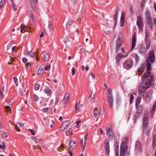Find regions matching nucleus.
Wrapping results in <instances>:
<instances>
[{"label": "nucleus", "mask_w": 156, "mask_h": 156, "mask_svg": "<svg viewBox=\"0 0 156 156\" xmlns=\"http://www.w3.org/2000/svg\"><path fill=\"white\" fill-rule=\"evenodd\" d=\"M142 79L143 83L140 85V88L139 90V93L141 94L149 88L151 84V82L153 80L152 77L150 75L148 72H145L143 74Z\"/></svg>", "instance_id": "obj_1"}, {"label": "nucleus", "mask_w": 156, "mask_h": 156, "mask_svg": "<svg viewBox=\"0 0 156 156\" xmlns=\"http://www.w3.org/2000/svg\"><path fill=\"white\" fill-rule=\"evenodd\" d=\"M119 144L117 141L115 142V149L116 156H119ZM128 149L127 142L125 140L121 144L120 148V156H125Z\"/></svg>", "instance_id": "obj_2"}, {"label": "nucleus", "mask_w": 156, "mask_h": 156, "mask_svg": "<svg viewBox=\"0 0 156 156\" xmlns=\"http://www.w3.org/2000/svg\"><path fill=\"white\" fill-rule=\"evenodd\" d=\"M107 91L108 92V95L107 96V101L110 108H113V98L112 93V90L110 88H108L107 89Z\"/></svg>", "instance_id": "obj_3"}, {"label": "nucleus", "mask_w": 156, "mask_h": 156, "mask_svg": "<svg viewBox=\"0 0 156 156\" xmlns=\"http://www.w3.org/2000/svg\"><path fill=\"white\" fill-rule=\"evenodd\" d=\"M153 92V90H150L147 92H144L142 96L143 98L147 102L149 103L150 101Z\"/></svg>", "instance_id": "obj_4"}, {"label": "nucleus", "mask_w": 156, "mask_h": 156, "mask_svg": "<svg viewBox=\"0 0 156 156\" xmlns=\"http://www.w3.org/2000/svg\"><path fill=\"white\" fill-rule=\"evenodd\" d=\"M149 115L147 113H145L143 118V129L145 130L146 128L148 127L149 123Z\"/></svg>", "instance_id": "obj_5"}, {"label": "nucleus", "mask_w": 156, "mask_h": 156, "mask_svg": "<svg viewBox=\"0 0 156 156\" xmlns=\"http://www.w3.org/2000/svg\"><path fill=\"white\" fill-rule=\"evenodd\" d=\"M147 60L151 62V63L154 62L155 60V55L154 50H152L149 51L148 57L146 59V61Z\"/></svg>", "instance_id": "obj_6"}, {"label": "nucleus", "mask_w": 156, "mask_h": 156, "mask_svg": "<svg viewBox=\"0 0 156 156\" xmlns=\"http://www.w3.org/2000/svg\"><path fill=\"white\" fill-rule=\"evenodd\" d=\"M135 153L136 155L140 154L142 151V148L141 144L139 140L136 141L135 145Z\"/></svg>", "instance_id": "obj_7"}, {"label": "nucleus", "mask_w": 156, "mask_h": 156, "mask_svg": "<svg viewBox=\"0 0 156 156\" xmlns=\"http://www.w3.org/2000/svg\"><path fill=\"white\" fill-rule=\"evenodd\" d=\"M136 25L138 27L140 30L142 31L144 27V22L142 17L140 16H137Z\"/></svg>", "instance_id": "obj_8"}, {"label": "nucleus", "mask_w": 156, "mask_h": 156, "mask_svg": "<svg viewBox=\"0 0 156 156\" xmlns=\"http://www.w3.org/2000/svg\"><path fill=\"white\" fill-rule=\"evenodd\" d=\"M69 126V121L67 120L65 121L59 127V130H63L66 129Z\"/></svg>", "instance_id": "obj_9"}, {"label": "nucleus", "mask_w": 156, "mask_h": 156, "mask_svg": "<svg viewBox=\"0 0 156 156\" xmlns=\"http://www.w3.org/2000/svg\"><path fill=\"white\" fill-rule=\"evenodd\" d=\"M104 147L105 148L106 154L108 156L109 155L110 152V147L109 145V140H106L104 142Z\"/></svg>", "instance_id": "obj_10"}, {"label": "nucleus", "mask_w": 156, "mask_h": 156, "mask_svg": "<svg viewBox=\"0 0 156 156\" xmlns=\"http://www.w3.org/2000/svg\"><path fill=\"white\" fill-rule=\"evenodd\" d=\"M145 15L146 17V21L147 23H151L152 22V20L151 18V13L149 10L146 11Z\"/></svg>", "instance_id": "obj_11"}, {"label": "nucleus", "mask_w": 156, "mask_h": 156, "mask_svg": "<svg viewBox=\"0 0 156 156\" xmlns=\"http://www.w3.org/2000/svg\"><path fill=\"white\" fill-rule=\"evenodd\" d=\"M132 62L131 61H126L124 63V68L127 69H129L132 66Z\"/></svg>", "instance_id": "obj_12"}, {"label": "nucleus", "mask_w": 156, "mask_h": 156, "mask_svg": "<svg viewBox=\"0 0 156 156\" xmlns=\"http://www.w3.org/2000/svg\"><path fill=\"white\" fill-rule=\"evenodd\" d=\"M106 134L107 136L109 138L112 139L113 136V132L112 129L111 127L108 126L106 127Z\"/></svg>", "instance_id": "obj_13"}, {"label": "nucleus", "mask_w": 156, "mask_h": 156, "mask_svg": "<svg viewBox=\"0 0 156 156\" xmlns=\"http://www.w3.org/2000/svg\"><path fill=\"white\" fill-rule=\"evenodd\" d=\"M28 86L27 87V88H26L24 90H23L24 89V84H23L22 88H20V94L23 95H25V94H27L28 90Z\"/></svg>", "instance_id": "obj_14"}, {"label": "nucleus", "mask_w": 156, "mask_h": 156, "mask_svg": "<svg viewBox=\"0 0 156 156\" xmlns=\"http://www.w3.org/2000/svg\"><path fill=\"white\" fill-rule=\"evenodd\" d=\"M122 41L120 38H118L117 41L115 51L117 53L122 45Z\"/></svg>", "instance_id": "obj_15"}, {"label": "nucleus", "mask_w": 156, "mask_h": 156, "mask_svg": "<svg viewBox=\"0 0 156 156\" xmlns=\"http://www.w3.org/2000/svg\"><path fill=\"white\" fill-rule=\"evenodd\" d=\"M24 54L32 58H34L35 57V54L34 52L31 51H24Z\"/></svg>", "instance_id": "obj_16"}, {"label": "nucleus", "mask_w": 156, "mask_h": 156, "mask_svg": "<svg viewBox=\"0 0 156 156\" xmlns=\"http://www.w3.org/2000/svg\"><path fill=\"white\" fill-rule=\"evenodd\" d=\"M125 19V13L124 12H122L120 18V25L121 27L124 26V24Z\"/></svg>", "instance_id": "obj_17"}, {"label": "nucleus", "mask_w": 156, "mask_h": 156, "mask_svg": "<svg viewBox=\"0 0 156 156\" xmlns=\"http://www.w3.org/2000/svg\"><path fill=\"white\" fill-rule=\"evenodd\" d=\"M69 99V94H66L64 96L62 103L67 105L68 103V101Z\"/></svg>", "instance_id": "obj_18"}, {"label": "nucleus", "mask_w": 156, "mask_h": 156, "mask_svg": "<svg viewBox=\"0 0 156 156\" xmlns=\"http://www.w3.org/2000/svg\"><path fill=\"white\" fill-rule=\"evenodd\" d=\"M140 53L142 55H144L146 53L145 48L143 44H141L140 45Z\"/></svg>", "instance_id": "obj_19"}, {"label": "nucleus", "mask_w": 156, "mask_h": 156, "mask_svg": "<svg viewBox=\"0 0 156 156\" xmlns=\"http://www.w3.org/2000/svg\"><path fill=\"white\" fill-rule=\"evenodd\" d=\"M136 33H135L134 34V35L133 37L132 41V47L131 49L133 50L135 47L136 44Z\"/></svg>", "instance_id": "obj_20"}, {"label": "nucleus", "mask_w": 156, "mask_h": 156, "mask_svg": "<svg viewBox=\"0 0 156 156\" xmlns=\"http://www.w3.org/2000/svg\"><path fill=\"white\" fill-rule=\"evenodd\" d=\"M69 145L72 148H74L77 145V142L75 140H71L69 141Z\"/></svg>", "instance_id": "obj_21"}, {"label": "nucleus", "mask_w": 156, "mask_h": 156, "mask_svg": "<svg viewBox=\"0 0 156 156\" xmlns=\"http://www.w3.org/2000/svg\"><path fill=\"white\" fill-rule=\"evenodd\" d=\"M128 56V55H123L122 53H118L116 55V59H121L122 58L126 57Z\"/></svg>", "instance_id": "obj_22"}, {"label": "nucleus", "mask_w": 156, "mask_h": 156, "mask_svg": "<svg viewBox=\"0 0 156 156\" xmlns=\"http://www.w3.org/2000/svg\"><path fill=\"white\" fill-rule=\"evenodd\" d=\"M146 61L147 63L146 70L148 72L150 71L151 70V62H150V61H148V60Z\"/></svg>", "instance_id": "obj_23"}, {"label": "nucleus", "mask_w": 156, "mask_h": 156, "mask_svg": "<svg viewBox=\"0 0 156 156\" xmlns=\"http://www.w3.org/2000/svg\"><path fill=\"white\" fill-rule=\"evenodd\" d=\"M24 124L20 122H18L16 127V129L17 131H20V129L19 128H22Z\"/></svg>", "instance_id": "obj_24"}, {"label": "nucleus", "mask_w": 156, "mask_h": 156, "mask_svg": "<svg viewBox=\"0 0 156 156\" xmlns=\"http://www.w3.org/2000/svg\"><path fill=\"white\" fill-rule=\"evenodd\" d=\"M73 21L72 20H69L66 23V27L67 29H71V26L73 23Z\"/></svg>", "instance_id": "obj_25"}, {"label": "nucleus", "mask_w": 156, "mask_h": 156, "mask_svg": "<svg viewBox=\"0 0 156 156\" xmlns=\"http://www.w3.org/2000/svg\"><path fill=\"white\" fill-rule=\"evenodd\" d=\"M141 114V113H140L138 112H137L136 113L134 118V122L135 123L136 122L137 119L139 118Z\"/></svg>", "instance_id": "obj_26"}, {"label": "nucleus", "mask_w": 156, "mask_h": 156, "mask_svg": "<svg viewBox=\"0 0 156 156\" xmlns=\"http://www.w3.org/2000/svg\"><path fill=\"white\" fill-rule=\"evenodd\" d=\"M137 109V112L140 113H142L143 110V107L142 105L136 106Z\"/></svg>", "instance_id": "obj_27"}, {"label": "nucleus", "mask_w": 156, "mask_h": 156, "mask_svg": "<svg viewBox=\"0 0 156 156\" xmlns=\"http://www.w3.org/2000/svg\"><path fill=\"white\" fill-rule=\"evenodd\" d=\"M146 67V65L145 64H142L139 69V71L140 73L143 72L144 70Z\"/></svg>", "instance_id": "obj_28"}, {"label": "nucleus", "mask_w": 156, "mask_h": 156, "mask_svg": "<svg viewBox=\"0 0 156 156\" xmlns=\"http://www.w3.org/2000/svg\"><path fill=\"white\" fill-rule=\"evenodd\" d=\"M134 94L136 95V93L133 92V93H131L130 97V104L131 105L133 102L134 99Z\"/></svg>", "instance_id": "obj_29"}, {"label": "nucleus", "mask_w": 156, "mask_h": 156, "mask_svg": "<svg viewBox=\"0 0 156 156\" xmlns=\"http://www.w3.org/2000/svg\"><path fill=\"white\" fill-rule=\"evenodd\" d=\"M141 96H138L136 99V106L139 105L141 100Z\"/></svg>", "instance_id": "obj_30"}, {"label": "nucleus", "mask_w": 156, "mask_h": 156, "mask_svg": "<svg viewBox=\"0 0 156 156\" xmlns=\"http://www.w3.org/2000/svg\"><path fill=\"white\" fill-rule=\"evenodd\" d=\"M44 92L48 96H50L52 94V91L49 88H47L45 90Z\"/></svg>", "instance_id": "obj_31"}, {"label": "nucleus", "mask_w": 156, "mask_h": 156, "mask_svg": "<svg viewBox=\"0 0 156 156\" xmlns=\"http://www.w3.org/2000/svg\"><path fill=\"white\" fill-rule=\"evenodd\" d=\"M118 11L116 10L115 13V14H114V22L116 24H117V17H118Z\"/></svg>", "instance_id": "obj_32"}, {"label": "nucleus", "mask_w": 156, "mask_h": 156, "mask_svg": "<svg viewBox=\"0 0 156 156\" xmlns=\"http://www.w3.org/2000/svg\"><path fill=\"white\" fill-rule=\"evenodd\" d=\"M44 73L43 67H40L38 71L37 74L40 75H42Z\"/></svg>", "instance_id": "obj_33"}, {"label": "nucleus", "mask_w": 156, "mask_h": 156, "mask_svg": "<svg viewBox=\"0 0 156 156\" xmlns=\"http://www.w3.org/2000/svg\"><path fill=\"white\" fill-rule=\"evenodd\" d=\"M6 0H1L0 2V10L3 8L6 4Z\"/></svg>", "instance_id": "obj_34"}, {"label": "nucleus", "mask_w": 156, "mask_h": 156, "mask_svg": "<svg viewBox=\"0 0 156 156\" xmlns=\"http://www.w3.org/2000/svg\"><path fill=\"white\" fill-rule=\"evenodd\" d=\"M49 58V55L48 54H45L43 56V59L45 61H47Z\"/></svg>", "instance_id": "obj_35"}, {"label": "nucleus", "mask_w": 156, "mask_h": 156, "mask_svg": "<svg viewBox=\"0 0 156 156\" xmlns=\"http://www.w3.org/2000/svg\"><path fill=\"white\" fill-rule=\"evenodd\" d=\"M116 100L117 104L118 105H119L121 101V97L119 95H117Z\"/></svg>", "instance_id": "obj_36"}, {"label": "nucleus", "mask_w": 156, "mask_h": 156, "mask_svg": "<svg viewBox=\"0 0 156 156\" xmlns=\"http://www.w3.org/2000/svg\"><path fill=\"white\" fill-rule=\"evenodd\" d=\"M99 112L98 109H94L93 111V116L95 118H96Z\"/></svg>", "instance_id": "obj_37"}, {"label": "nucleus", "mask_w": 156, "mask_h": 156, "mask_svg": "<svg viewBox=\"0 0 156 156\" xmlns=\"http://www.w3.org/2000/svg\"><path fill=\"white\" fill-rule=\"evenodd\" d=\"M146 45V49L147 51L149 49L151 44V41L145 42Z\"/></svg>", "instance_id": "obj_38"}, {"label": "nucleus", "mask_w": 156, "mask_h": 156, "mask_svg": "<svg viewBox=\"0 0 156 156\" xmlns=\"http://www.w3.org/2000/svg\"><path fill=\"white\" fill-rule=\"evenodd\" d=\"M30 1L34 2L33 3H32L33 5L31 6V8L33 10H35L36 9V6L35 4V2H37V1L36 0H30Z\"/></svg>", "instance_id": "obj_39"}, {"label": "nucleus", "mask_w": 156, "mask_h": 156, "mask_svg": "<svg viewBox=\"0 0 156 156\" xmlns=\"http://www.w3.org/2000/svg\"><path fill=\"white\" fill-rule=\"evenodd\" d=\"M145 1L144 0H143L141 1L140 2V7L142 10L144 9V8L145 6Z\"/></svg>", "instance_id": "obj_40"}, {"label": "nucleus", "mask_w": 156, "mask_h": 156, "mask_svg": "<svg viewBox=\"0 0 156 156\" xmlns=\"http://www.w3.org/2000/svg\"><path fill=\"white\" fill-rule=\"evenodd\" d=\"M5 110L7 112L11 113V108L9 106H7L5 108Z\"/></svg>", "instance_id": "obj_41"}, {"label": "nucleus", "mask_w": 156, "mask_h": 156, "mask_svg": "<svg viewBox=\"0 0 156 156\" xmlns=\"http://www.w3.org/2000/svg\"><path fill=\"white\" fill-rule=\"evenodd\" d=\"M72 129L70 128L67 130L66 132L67 135L69 136L72 133Z\"/></svg>", "instance_id": "obj_42"}, {"label": "nucleus", "mask_w": 156, "mask_h": 156, "mask_svg": "<svg viewBox=\"0 0 156 156\" xmlns=\"http://www.w3.org/2000/svg\"><path fill=\"white\" fill-rule=\"evenodd\" d=\"M20 27L21 29L24 30L25 32L28 31L27 28L26 27V26L23 24H22Z\"/></svg>", "instance_id": "obj_43"}, {"label": "nucleus", "mask_w": 156, "mask_h": 156, "mask_svg": "<svg viewBox=\"0 0 156 156\" xmlns=\"http://www.w3.org/2000/svg\"><path fill=\"white\" fill-rule=\"evenodd\" d=\"M2 145H0V148H1L3 150H5L6 147L5 146V144L4 142H2Z\"/></svg>", "instance_id": "obj_44"}, {"label": "nucleus", "mask_w": 156, "mask_h": 156, "mask_svg": "<svg viewBox=\"0 0 156 156\" xmlns=\"http://www.w3.org/2000/svg\"><path fill=\"white\" fill-rule=\"evenodd\" d=\"M156 145V138L154 137L152 141V146L154 147Z\"/></svg>", "instance_id": "obj_45"}, {"label": "nucleus", "mask_w": 156, "mask_h": 156, "mask_svg": "<svg viewBox=\"0 0 156 156\" xmlns=\"http://www.w3.org/2000/svg\"><path fill=\"white\" fill-rule=\"evenodd\" d=\"M40 86L39 84H36L34 86V89L35 90H38L40 88Z\"/></svg>", "instance_id": "obj_46"}, {"label": "nucleus", "mask_w": 156, "mask_h": 156, "mask_svg": "<svg viewBox=\"0 0 156 156\" xmlns=\"http://www.w3.org/2000/svg\"><path fill=\"white\" fill-rule=\"evenodd\" d=\"M144 41L145 42L150 41V36H145Z\"/></svg>", "instance_id": "obj_47"}, {"label": "nucleus", "mask_w": 156, "mask_h": 156, "mask_svg": "<svg viewBox=\"0 0 156 156\" xmlns=\"http://www.w3.org/2000/svg\"><path fill=\"white\" fill-rule=\"evenodd\" d=\"M54 124V122L52 120H51V122L49 121V123L48 124V125H49L50 124V126L51 128H52L53 126V124Z\"/></svg>", "instance_id": "obj_48"}, {"label": "nucleus", "mask_w": 156, "mask_h": 156, "mask_svg": "<svg viewBox=\"0 0 156 156\" xmlns=\"http://www.w3.org/2000/svg\"><path fill=\"white\" fill-rule=\"evenodd\" d=\"M156 109V102L155 101L152 107V111L154 112Z\"/></svg>", "instance_id": "obj_49"}, {"label": "nucleus", "mask_w": 156, "mask_h": 156, "mask_svg": "<svg viewBox=\"0 0 156 156\" xmlns=\"http://www.w3.org/2000/svg\"><path fill=\"white\" fill-rule=\"evenodd\" d=\"M13 79L14 80V82L16 84V86H17L18 85V83L17 79V78L16 77H14Z\"/></svg>", "instance_id": "obj_50"}, {"label": "nucleus", "mask_w": 156, "mask_h": 156, "mask_svg": "<svg viewBox=\"0 0 156 156\" xmlns=\"http://www.w3.org/2000/svg\"><path fill=\"white\" fill-rule=\"evenodd\" d=\"M50 69V66L47 65L44 68V70L46 71L49 70Z\"/></svg>", "instance_id": "obj_51"}, {"label": "nucleus", "mask_w": 156, "mask_h": 156, "mask_svg": "<svg viewBox=\"0 0 156 156\" xmlns=\"http://www.w3.org/2000/svg\"><path fill=\"white\" fill-rule=\"evenodd\" d=\"M94 94L93 95H92V92H91V95L89 97V100L90 101H92L93 98H94Z\"/></svg>", "instance_id": "obj_52"}, {"label": "nucleus", "mask_w": 156, "mask_h": 156, "mask_svg": "<svg viewBox=\"0 0 156 156\" xmlns=\"http://www.w3.org/2000/svg\"><path fill=\"white\" fill-rule=\"evenodd\" d=\"M70 38L69 37H66L65 38V39L64 40L65 43H66L68 42L69 41Z\"/></svg>", "instance_id": "obj_53"}, {"label": "nucleus", "mask_w": 156, "mask_h": 156, "mask_svg": "<svg viewBox=\"0 0 156 156\" xmlns=\"http://www.w3.org/2000/svg\"><path fill=\"white\" fill-rule=\"evenodd\" d=\"M75 67H73L72 69V74L73 76H74L75 74Z\"/></svg>", "instance_id": "obj_54"}, {"label": "nucleus", "mask_w": 156, "mask_h": 156, "mask_svg": "<svg viewBox=\"0 0 156 156\" xmlns=\"http://www.w3.org/2000/svg\"><path fill=\"white\" fill-rule=\"evenodd\" d=\"M28 130L30 131L32 135H34L35 134V131L34 129H29Z\"/></svg>", "instance_id": "obj_55"}, {"label": "nucleus", "mask_w": 156, "mask_h": 156, "mask_svg": "<svg viewBox=\"0 0 156 156\" xmlns=\"http://www.w3.org/2000/svg\"><path fill=\"white\" fill-rule=\"evenodd\" d=\"M34 101H37L38 100V98L35 94L34 95Z\"/></svg>", "instance_id": "obj_56"}, {"label": "nucleus", "mask_w": 156, "mask_h": 156, "mask_svg": "<svg viewBox=\"0 0 156 156\" xmlns=\"http://www.w3.org/2000/svg\"><path fill=\"white\" fill-rule=\"evenodd\" d=\"M12 5V7L13 8V9L14 11H16L17 10V8L16 6L14 4H13Z\"/></svg>", "instance_id": "obj_57"}, {"label": "nucleus", "mask_w": 156, "mask_h": 156, "mask_svg": "<svg viewBox=\"0 0 156 156\" xmlns=\"http://www.w3.org/2000/svg\"><path fill=\"white\" fill-rule=\"evenodd\" d=\"M48 108H44L43 109L42 111L43 112H46L48 111Z\"/></svg>", "instance_id": "obj_58"}, {"label": "nucleus", "mask_w": 156, "mask_h": 156, "mask_svg": "<svg viewBox=\"0 0 156 156\" xmlns=\"http://www.w3.org/2000/svg\"><path fill=\"white\" fill-rule=\"evenodd\" d=\"M32 65V63L30 62H27L26 63V64L25 65V67L26 68H27V66H31Z\"/></svg>", "instance_id": "obj_59"}, {"label": "nucleus", "mask_w": 156, "mask_h": 156, "mask_svg": "<svg viewBox=\"0 0 156 156\" xmlns=\"http://www.w3.org/2000/svg\"><path fill=\"white\" fill-rule=\"evenodd\" d=\"M130 9L131 14H133V8L132 6H130Z\"/></svg>", "instance_id": "obj_60"}, {"label": "nucleus", "mask_w": 156, "mask_h": 156, "mask_svg": "<svg viewBox=\"0 0 156 156\" xmlns=\"http://www.w3.org/2000/svg\"><path fill=\"white\" fill-rule=\"evenodd\" d=\"M22 61L23 62H26L27 61V59L26 58H23L22 59Z\"/></svg>", "instance_id": "obj_61"}, {"label": "nucleus", "mask_w": 156, "mask_h": 156, "mask_svg": "<svg viewBox=\"0 0 156 156\" xmlns=\"http://www.w3.org/2000/svg\"><path fill=\"white\" fill-rule=\"evenodd\" d=\"M104 110L103 109V108L101 109L100 111V114L101 115H102L104 113Z\"/></svg>", "instance_id": "obj_62"}, {"label": "nucleus", "mask_w": 156, "mask_h": 156, "mask_svg": "<svg viewBox=\"0 0 156 156\" xmlns=\"http://www.w3.org/2000/svg\"><path fill=\"white\" fill-rule=\"evenodd\" d=\"M2 136L4 138L7 137L8 136V134L6 133H4L2 134Z\"/></svg>", "instance_id": "obj_63"}, {"label": "nucleus", "mask_w": 156, "mask_h": 156, "mask_svg": "<svg viewBox=\"0 0 156 156\" xmlns=\"http://www.w3.org/2000/svg\"><path fill=\"white\" fill-rule=\"evenodd\" d=\"M30 20H32V21L33 22L34 20V19L33 15L32 14H31L30 15Z\"/></svg>", "instance_id": "obj_64"}]
</instances>
